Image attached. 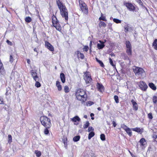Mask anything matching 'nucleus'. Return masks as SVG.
Listing matches in <instances>:
<instances>
[{"instance_id":"nucleus-1","label":"nucleus","mask_w":157,"mask_h":157,"mask_svg":"<svg viewBox=\"0 0 157 157\" xmlns=\"http://www.w3.org/2000/svg\"><path fill=\"white\" fill-rule=\"evenodd\" d=\"M76 98L82 103L85 102L87 99V95L86 91L81 88L76 90L75 93Z\"/></svg>"},{"instance_id":"nucleus-2","label":"nucleus","mask_w":157,"mask_h":157,"mask_svg":"<svg viewBox=\"0 0 157 157\" xmlns=\"http://www.w3.org/2000/svg\"><path fill=\"white\" fill-rule=\"evenodd\" d=\"M56 3L59 9L60 13L62 17L64 18L66 21H67L68 20V12L66 7L60 1V0H56Z\"/></svg>"},{"instance_id":"nucleus-3","label":"nucleus","mask_w":157,"mask_h":157,"mask_svg":"<svg viewBox=\"0 0 157 157\" xmlns=\"http://www.w3.org/2000/svg\"><path fill=\"white\" fill-rule=\"evenodd\" d=\"M52 23L53 26L59 32L62 31V27L60 24L59 21L57 19L56 16L54 14L52 17Z\"/></svg>"},{"instance_id":"nucleus-4","label":"nucleus","mask_w":157,"mask_h":157,"mask_svg":"<svg viewBox=\"0 0 157 157\" xmlns=\"http://www.w3.org/2000/svg\"><path fill=\"white\" fill-rule=\"evenodd\" d=\"M41 124L44 127H51L52 124L50 119L45 116H42L40 118Z\"/></svg>"},{"instance_id":"nucleus-5","label":"nucleus","mask_w":157,"mask_h":157,"mask_svg":"<svg viewBox=\"0 0 157 157\" xmlns=\"http://www.w3.org/2000/svg\"><path fill=\"white\" fill-rule=\"evenodd\" d=\"M79 5L81 10L83 13L87 15L88 13V9L86 3L82 0H79Z\"/></svg>"},{"instance_id":"nucleus-6","label":"nucleus","mask_w":157,"mask_h":157,"mask_svg":"<svg viewBox=\"0 0 157 157\" xmlns=\"http://www.w3.org/2000/svg\"><path fill=\"white\" fill-rule=\"evenodd\" d=\"M83 78L85 80L86 84H89L92 81L91 75L89 72L86 71L84 72Z\"/></svg>"},{"instance_id":"nucleus-7","label":"nucleus","mask_w":157,"mask_h":157,"mask_svg":"<svg viewBox=\"0 0 157 157\" xmlns=\"http://www.w3.org/2000/svg\"><path fill=\"white\" fill-rule=\"evenodd\" d=\"M125 44L127 48L126 52L129 56L132 55V47L131 44L128 40L125 41Z\"/></svg>"},{"instance_id":"nucleus-8","label":"nucleus","mask_w":157,"mask_h":157,"mask_svg":"<svg viewBox=\"0 0 157 157\" xmlns=\"http://www.w3.org/2000/svg\"><path fill=\"white\" fill-rule=\"evenodd\" d=\"M124 5L129 11H134L136 10L135 6L131 3L124 2Z\"/></svg>"},{"instance_id":"nucleus-9","label":"nucleus","mask_w":157,"mask_h":157,"mask_svg":"<svg viewBox=\"0 0 157 157\" xmlns=\"http://www.w3.org/2000/svg\"><path fill=\"white\" fill-rule=\"evenodd\" d=\"M139 86L142 90L144 91H146L148 87L146 84L143 81H141L139 82Z\"/></svg>"},{"instance_id":"nucleus-10","label":"nucleus","mask_w":157,"mask_h":157,"mask_svg":"<svg viewBox=\"0 0 157 157\" xmlns=\"http://www.w3.org/2000/svg\"><path fill=\"white\" fill-rule=\"evenodd\" d=\"M31 75L34 80L39 79L38 77L39 74L37 72V71L36 69H32L30 72Z\"/></svg>"},{"instance_id":"nucleus-11","label":"nucleus","mask_w":157,"mask_h":157,"mask_svg":"<svg viewBox=\"0 0 157 157\" xmlns=\"http://www.w3.org/2000/svg\"><path fill=\"white\" fill-rule=\"evenodd\" d=\"M74 56H76L77 58L79 59H83L85 56L83 53H81L79 51H76L75 52Z\"/></svg>"},{"instance_id":"nucleus-12","label":"nucleus","mask_w":157,"mask_h":157,"mask_svg":"<svg viewBox=\"0 0 157 157\" xmlns=\"http://www.w3.org/2000/svg\"><path fill=\"white\" fill-rule=\"evenodd\" d=\"M45 47L50 51L52 52L54 51V47L48 41H45Z\"/></svg>"},{"instance_id":"nucleus-13","label":"nucleus","mask_w":157,"mask_h":157,"mask_svg":"<svg viewBox=\"0 0 157 157\" xmlns=\"http://www.w3.org/2000/svg\"><path fill=\"white\" fill-rule=\"evenodd\" d=\"M96 86L98 91L101 92L104 91V87L101 83H97L96 85Z\"/></svg>"},{"instance_id":"nucleus-14","label":"nucleus","mask_w":157,"mask_h":157,"mask_svg":"<svg viewBox=\"0 0 157 157\" xmlns=\"http://www.w3.org/2000/svg\"><path fill=\"white\" fill-rule=\"evenodd\" d=\"M133 72L136 75H142L144 72V69H133Z\"/></svg>"},{"instance_id":"nucleus-15","label":"nucleus","mask_w":157,"mask_h":157,"mask_svg":"<svg viewBox=\"0 0 157 157\" xmlns=\"http://www.w3.org/2000/svg\"><path fill=\"white\" fill-rule=\"evenodd\" d=\"M131 101L133 105V109L136 111L138 109V106L137 103L133 99H132Z\"/></svg>"},{"instance_id":"nucleus-16","label":"nucleus","mask_w":157,"mask_h":157,"mask_svg":"<svg viewBox=\"0 0 157 157\" xmlns=\"http://www.w3.org/2000/svg\"><path fill=\"white\" fill-rule=\"evenodd\" d=\"M99 42L101 43V44L98 43L97 44V48L98 49H102L105 46L104 44L105 42L100 40H99Z\"/></svg>"},{"instance_id":"nucleus-17","label":"nucleus","mask_w":157,"mask_h":157,"mask_svg":"<svg viewBox=\"0 0 157 157\" xmlns=\"http://www.w3.org/2000/svg\"><path fill=\"white\" fill-rule=\"evenodd\" d=\"M139 142L140 143V146H144L147 144V142L145 139L143 138L140 139L139 141Z\"/></svg>"},{"instance_id":"nucleus-18","label":"nucleus","mask_w":157,"mask_h":157,"mask_svg":"<svg viewBox=\"0 0 157 157\" xmlns=\"http://www.w3.org/2000/svg\"><path fill=\"white\" fill-rule=\"evenodd\" d=\"M71 120L73 122H78L77 124H78V122L80 121V119L78 116H75L72 118Z\"/></svg>"},{"instance_id":"nucleus-19","label":"nucleus","mask_w":157,"mask_h":157,"mask_svg":"<svg viewBox=\"0 0 157 157\" xmlns=\"http://www.w3.org/2000/svg\"><path fill=\"white\" fill-rule=\"evenodd\" d=\"M132 130L138 133H141L143 132V128L141 129L139 128L136 127L132 128Z\"/></svg>"},{"instance_id":"nucleus-20","label":"nucleus","mask_w":157,"mask_h":157,"mask_svg":"<svg viewBox=\"0 0 157 157\" xmlns=\"http://www.w3.org/2000/svg\"><path fill=\"white\" fill-rule=\"evenodd\" d=\"M60 78L62 82L63 83H65L66 80V78L64 74L62 73L60 74Z\"/></svg>"},{"instance_id":"nucleus-21","label":"nucleus","mask_w":157,"mask_h":157,"mask_svg":"<svg viewBox=\"0 0 157 157\" xmlns=\"http://www.w3.org/2000/svg\"><path fill=\"white\" fill-rule=\"evenodd\" d=\"M121 56H122L123 59L124 60H128L130 61V59L128 56L126 55V54L124 53H123L121 54Z\"/></svg>"},{"instance_id":"nucleus-22","label":"nucleus","mask_w":157,"mask_h":157,"mask_svg":"<svg viewBox=\"0 0 157 157\" xmlns=\"http://www.w3.org/2000/svg\"><path fill=\"white\" fill-rule=\"evenodd\" d=\"M56 86L57 87L58 90L59 91H60L62 90V88L61 85H60V83L59 81H56Z\"/></svg>"},{"instance_id":"nucleus-23","label":"nucleus","mask_w":157,"mask_h":157,"mask_svg":"<svg viewBox=\"0 0 157 157\" xmlns=\"http://www.w3.org/2000/svg\"><path fill=\"white\" fill-rule=\"evenodd\" d=\"M148 86L154 90H155L156 89V86L152 82L149 83L148 84Z\"/></svg>"},{"instance_id":"nucleus-24","label":"nucleus","mask_w":157,"mask_h":157,"mask_svg":"<svg viewBox=\"0 0 157 157\" xmlns=\"http://www.w3.org/2000/svg\"><path fill=\"white\" fill-rule=\"evenodd\" d=\"M152 46L155 50H157V39H155L154 40L152 44Z\"/></svg>"},{"instance_id":"nucleus-25","label":"nucleus","mask_w":157,"mask_h":157,"mask_svg":"<svg viewBox=\"0 0 157 157\" xmlns=\"http://www.w3.org/2000/svg\"><path fill=\"white\" fill-rule=\"evenodd\" d=\"M98 25L100 28L101 27L105 28L106 26V24L105 23L102 21H100L98 24Z\"/></svg>"},{"instance_id":"nucleus-26","label":"nucleus","mask_w":157,"mask_h":157,"mask_svg":"<svg viewBox=\"0 0 157 157\" xmlns=\"http://www.w3.org/2000/svg\"><path fill=\"white\" fill-rule=\"evenodd\" d=\"M45 128L44 130V133L45 134L47 135H48L49 132V129L51 127H44Z\"/></svg>"},{"instance_id":"nucleus-27","label":"nucleus","mask_w":157,"mask_h":157,"mask_svg":"<svg viewBox=\"0 0 157 157\" xmlns=\"http://www.w3.org/2000/svg\"><path fill=\"white\" fill-rule=\"evenodd\" d=\"M40 80V78L37 79V80H35L36 81L35 83V86L37 88H39L40 87L41 85L40 83L39 82V81Z\"/></svg>"},{"instance_id":"nucleus-28","label":"nucleus","mask_w":157,"mask_h":157,"mask_svg":"<svg viewBox=\"0 0 157 157\" xmlns=\"http://www.w3.org/2000/svg\"><path fill=\"white\" fill-rule=\"evenodd\" d=\"M125 131L130 136L132 135V132L130 128H128Z\"/></svg>"},{"instance_id":"nucleus-29","label":"nucleus","mask_w":157,"mask_h":157,"mask_svg":"<svg viewBox=\"0 0 157 157\" xmlns=\"http://www.w3.org/2000/svg\"><path fill=\"white\" fill-rule=\"evenodd\" d=\"M95 135V133L94 132H90L88 134V139L90 140Z\"/></svg>"},{"instance_id":"nucleus-30","label":"nucleus","mask_w":157,"mask_h":157,"mask_svg":"<svg viewBox=\"0 0 157 157\" xmlns=\"http://www.w3.org/2000/svg\"><path fill=\"white\" fill-rule=\"evenodd\" d=\"M99 20L100 21L102 20L105 21H106L107 20L106 18V17L105 16H104L102 13L101 14V16L99 18Z\"/></svg>"},{"instance_id":"nucleus-31","label":"nucleus","mask_w":157,"mask_h":157,"mask_svg":"<svg viewBox=\"0 0 157 157\" xmlns=\"http://www.w3.org/2000/svg\"><path fill=\"white\" fill-rule=\"evenodd\" d=\"M64 90L65 93H68L70 91L69 87L67 86H65L64 87Z\"/></svg>"},{"instance_id":"nucleus-32","label":"nucleus","mask_w":157,"mask_h":157,"mask_svg":"<svg viewBox=\"0 0 157 157\" xmlns=\"http://www.w3.org/2000/svg\"><path fill=\"white\" fill-rule=\"evenodd\" d=\"M96 60L97 61L98 63L99 64L100 66L102 67H104V65L103 63L101 61L99 60H98V59L97 58H96Z\"/></svg>"},{"instance_id":"nucleus-33","label":"nucleus","mask_w":157,"mask_h":157,"mask_svg":"<svg viewBox=\"0 0 157 157\" xmlns=\"http://www.w3.org/2000/svg\"><path fill=\"white\" fill-rule=\"evenodd\" d=\"M80 137L79 136H77L74 137L73 138V140L74 142H77L79 140Z\"/></svg>"},{"instance_id":"nucleus-34","label":"nucleus","mask_w":157,"mask_h":157,"mask_svg":"<svg viewBox=\"0 0 157 157\" xmlns=\"http://www.w3.org/2000/svg\"><path fill=\"white\" fill-rule=\"evenodd\" d=\"M35 153L37 157H40L41 155V152L40 151L38 150L35 151Z\"/></svg>"},{"instance_id":"nucleus-35","label":"nucleus","mask_w":157,"mask_h":157,"mask_svg":"<svg viewBox=\"0 0 157 157\" xmlns=\"http://www.w3.org/2000/svg\"><path fill=\"white\" fill-rule=\"evenodd\" d=\"M32 21V19L30 17H26L25 19V21L27 23H29Z\"/></svg>"},{"instance_id":"nucleus-36","label":"nucleus","mask_w":157,"mask_h":157,"mask_svg":"<svg viewBox=\"0 0 157 157\" xmlns=\"http://www.w3.org/2000/svg\"><path fill=\"white\" fill-rule=\"evenodd\" d=\"M152 100L154 103L157 104V95L153 97Z\"/></svg>"},{"instance_id":"nucleus-37","label":"nucleus","mask_w":157,"mask_h":157,"mask_svg":"<svg viewBox=\"0 0 157 157\" xmlns=\"http://www.w3.org/2000/svg\"><path fill=\"white\" fill-rule=\"evenodd\" d=\"M90 125V123L88 121H86V123L84 124L83 128L84 129L86 128Z\"/></svg>"},{"instance_id":"nucleus-38","label":"nucleus","mask_w":157,"mask_h":157,"mask_svg":"<svg viewBox=\"0 0 157 157\" xmlns=\"http://www.w3.org/2000/svg\"><path fill=\"white\" fill-rule=\"evenodd\" d=\"M113 20L114 22L117 24L121 23V20L116 18L113 19Z\"/></svg>"},{"instance_id":"nucleus-39","label":"nucleus","mask_w":157,"mask_h":157,"mask_svg":"<svg viewBox=\"0 0 157 157\" xmlns=\"http://www.w3.org/2000/svg\"><path fill=\"white\" fill-rule=\"evenodd\" d=\"M129 28V26L128 25H126L124 26V32L125 33H127L128 31V29Z\"/></svg>"},{"instance_id":"nucleus-40","label":"nucleus","mask_w":157,"mask_h":157,"mask_svg":"<svg viewBox=\"0 0 157 157\" xmlns=\"http://www.w3.org/2000/svg\"><path fill=\"white\" fill-rule=\"evenodd\" d=\"M114 98L116 103H118L119 102L118 97L117 96L115 95L114 97Z\"/></svg>"},{"instance_id":"nucleus-41","label":"nucleus","mask_w":157,"mask_h":157,"mask_svg":"<svg viewBox=\"0 0 157 157\" xmlns=\"http://www.w3.org/2000/svg\"><path fill=\"white\" fill-rule=\"evenodd\" d=\"M8 143L10 144L12 142V137L11 135H8Z\"/></svg>"},{"instance_id":"nucleus-42","label":"nucleus","mask_w":157,"mask_h":157,"mask_svg":"<svg viewBox=\"0 0 157 157\" xmlns=\"http://www.w3.org/2000/svg\"><path fill=\"white\" fill-rule=\"evenodd\" d=\"M89 49V47L87 45H85L83 48V50L84 51L87 52Z\"/></svg>"},{"instance_id":"nucleus-43","label":"nucleus","mask_w":157,"mask_h":157,"mask_svg":"<svg viewBox=\"0 0 157 157\" xmlns=\"http://www.w3.org/2000/svg\"><path fill=\"white\" fill-rule=\"evenodd\" d=\"M147 117L150 120H152L153 118L152 114L151 113H150L148 114Z\"/></svg>"},{"instance_id":"nucleus-44","label":"nucleus","mask_w":157,"mask_h":157,"mask_svg":"<svg viewBox=\"0 0 157 157\" xmlns=\"http://www.w3.org/2000/svg\"><path fill=\"white\" fill-rule=\"evenodd\" d=\"M100 138L101 140L104 141L105 140V136L104 134H102L100 135Z\"/></svg>"},{"instance_id":"nucleus-45","label":"nucleus","mask_w":157,"mask_h":157,"mask_svg":"<svg viewBox=\"0 0 157 157\" xmlns=\"http://www.w3.org/2000/svg\"><path fill=\"white\" fill-rule=\"evenodd\" d=\"M94 128L90 126L88 127L87 131L89 132H94Z\"/></svg>"},{"instance_id":"nucleus-46","label":"nucleus","mask_w":157,"mask_h":157,"mask_svg":"<svg viewBox=\"0 0 157 157\" xmlns=\"http://www.w3.org/2000/svg\"><path fill=\"white\" fill-rule=\"evenodd\" d=\"M121 127L123 128L125 131L128 128V127L124 124H122L121 126Z\"/></svg>"},{"instance_id":"nucleus-47","label":"nucleus","mask_w":157,"mask_h":157,"mask_svg":"<svg viewBox=\"0 0 157 157\" xmlns=\"http://www.w3.org/2000/svg\"><path fill=\"white\" fill-rule=\"evenodd\" d=\"M109 60L110 64L113 67L114 66L115 67V65H114L113 62L111 58L110 57L109 58Z\"/></svg>"},{"instance_id":"nucleus-48","label":"nucleus","mask_w":157,"mask_h":157,"mask_svg":"<svg viewBox=\"0 0 157 157\" xmlns=\"http://www.w3.org/2000/svg\"><path fill=\"white\" fill-rule=\"evenodd\" d=\"M14 60L13 58L12 55H10V62L12 63Z\"/></svg>"},{"instance_id":"nucleus-49","label":"nucleus","mask_w":157,"mask_h":157,"mask_svg":"<svg viewBox=\"0 0 157 157\" xmlns=\"http://www.w3.org/2000/svg\"><path fill=\"white\" fill-rule=\"evenodd\" d=\"M153 137L154 140L156 142H157V135L155 134L153 135Z\"/></svg>"},{"instance_id":"nucleus-50","label":"nucleus","mask_w":157,"mask_h":157,"mask_svg":"<svg viewBox=\"0 0 157 157\" xmlns=\"http://www.w3.org/2000/svg\"><path fill=\"white\" fill-rule=\"evenodd\" d=\"M3 104V99L2 97H0V104Z\"/></svg>"},{"instance_id":"nucleus-51","label":"nucleus","mask_w":157,"mask_h":157,"mask_svg":"<svg viewBox=\"0 0 157 157\" xmlns=\"http://www.w3.org/2000/svg\"><path fill=\"white\" fill-rule=\"evenodd\" d=\"M136 1L138 2L140 5H143V2L141 1V0H135Z\"/></svg>"},{"instance_id":"nucleus-52","label":"nucleus","mask_w":157,"mask_h":157,"mask_svg":"<svg viewBox=\"0 0 157 157\" xmlns=\"http://www.w3.org/2000/svg\"><path fill=\"white\" fill-rule=\"evenodd\" d=\"M6 43H7V44L10 45V46H11L12 45V42L10 41V40H7L6 41Z\"/></svg>"},{"instance_id":"nucleus-53","label":"nucleus","mask_w":157,"mask_h":157,"mask_svg":"<svg viewBox=\"0 0 157 157\" xmlns=\"http://www.w3.org/2000/svg\"><path fill=\"white\" fill-rule=\"evenodd\" d=\"M94 116V113H91L90 114V117H91V119L92 120H93L94 119V117H93Z\"/></svg>"},{"instance_id":"nucleus-54","label":"nucleus","mask_w":157,"mask_h":157,"mask_svg":"<svg viewBox=\"0 0 157 157\" xmlns=\"http://www.w3.org/2000/svg\"><path fill=\"white\" fill-rule=\"evenodd\" d=\"M112 123H113V127H116V126H117V124H116V122L115 121H113Z\"/></svg>"},{"instance_id":"nucleus-55","label":"nucleus","mask_w":157,"mask_h":157,"mask_svg":"<svg viewBox=\"0 0 157 157\" xmlns=\"http://www.w3.org/2000/svg\"><path fill=\"white\" fill-rule=\"evenodd\" d=\"M27 63L28 64H30L31 61H30V59H27Z\"/></svg>"},{"instance_id":"nucleus-56","label":"nucleus","mask_w":157,"mask_h":157,"mask_svg":"<svg viewBox=\"0 0 157 157\" xmlns=\"http://www.w3.org/2000/svg\"><path fill=\"white\" fill-rule=\"evenodd\" d=\"M110 55H111V56H115V55L114 54V53L113 52L112 53L110 54Z\"/></svg>"},{"instance_id":"nucleus-57","label":"nucleus","mask_w":157,"mask_h":157,"mask_svg":"<svg viewBox=\"0 0 157 157\" xmlns=\"http://www.w3.org/2000/svg\"><path fill=\"white\" fill-rule=\"evenodd\" d=\"M34 52H37V53H38V52H37V49L36 48H34Z\"/></svg>"},{"instance_id":"nucleus-58","label":"nucleus","mask_w":157,"mask_h":157,"mask_svg":"<svg viewBox=\"0 0 157 157\" xmlns=\"http://www.w3.org/2000/svg\"><path fill=\"white\" fill-rule=\"evenodd\" d=\"M97 109H98V110L99 111H100L101 110V108L100 107H99Z\"/></svg>"},{"instance_id":"nucleus-59","label":"nucleus","mask_w":157,"mask_h":157,"mask_svg":"<svg viewBox=\"0 0 157 157\" xmlns=\"http://www.w3.org/2000/svg\"><path fill=\"white\" fill-rule=\"evenodd\" d=\"M131 156L132 157H136V156L134 155L133 154H132Z\"/></svg>"},{"instance_id":"nucleus-60","label":"nucleus","mask_w":157,"mask_h":157,"mask_svg":"<svg viewBox=\"0 0 157 157\" xmlns=\"http://www.w3.org/2000/svg\"><path fill=\"white\" fill-rule=\"evenodd\" d=\"M129 152L130 153V154L131 155H132L133 154L132 153V152L129 151Z\"/></svg>"},{"instance_id":"nucleus-61","label":"nucleus","mask_w":157,"mask_h":157,"mask_svg":"<svg viewBox=\"0 0 157 157\" xmlns=\"http://www.w3.org/2000/svg\"><path fill=\"white\" fill-rule=\"evenodd\" d=\"M84 117L85 118H87V116L86 115H85L84 116Z\"/></svg>"},{"instance_id":"nucleus-62","label":"nucleus","mask_w":157,"mask_h":157,"mask_svg":"<svg viewBox=\"0 0 157 157\" xmlns=\"http://www.w3.org/2000/svg\"><path fill=\"white\" fill-rule=\"evenodd\" d=\"M91 45H92V41H90V46H91Z\"/></svg>"},{"instance_id":"nucleus-63","label":"nucleus","mask_w":157,"mask_h":157,"mask_svg":"<svg viewBox=\"0 0 157 157\" xmlns=\"http://www.w3.org/2000/svg\"><path fill=\"white\" fill-rule=\"evenodd\" d=\"M48 116H52L51 114L50 113H49L48 115Z\"/></svg>"},{"instance_id":"nucleus-64","label":"nucleus","mask_w":157,"mask_h":157,"mask_svg":"<svg viewBox=\"0 0 157 157\" xmlns=\"http://www.w3.org/2000/svg\"><path fill=\"white\" fill-rule=\"evenodd\" d=\"M7 92H7V91L6 92V93H5V94H6V95H7Z\"/></svg>"}]
</instances>
